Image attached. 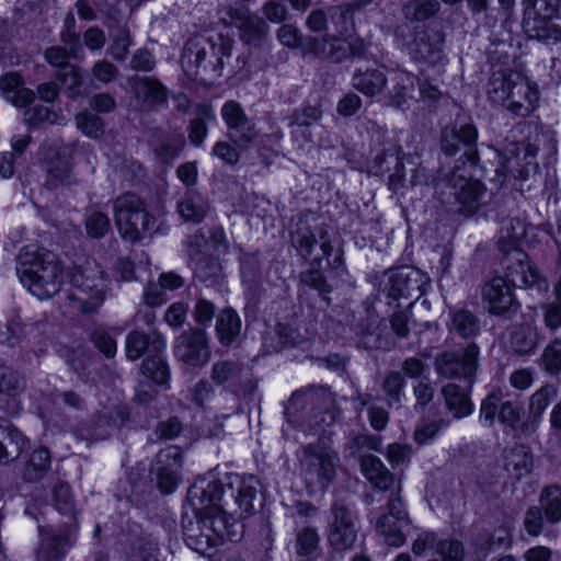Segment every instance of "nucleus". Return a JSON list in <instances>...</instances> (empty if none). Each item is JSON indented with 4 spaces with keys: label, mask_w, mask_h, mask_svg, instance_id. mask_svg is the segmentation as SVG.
<instances>
[{
    "label": "nucleus",
    "mask_w": 561,
    "mask_h": 561,
    "mask_svg": "<svg viewBox=\"0 0 561 561\" xmlns=\"http://www.w3.org/2000/svg\"><path fill=\"white\" fill-rule=\"evenodd\" d=\"M216 331L219 341L230 345L237 340L241 331V320L238 313L231 308H225L217 318Z\"/></svg>",
    "instance_id": "obj_39"
},
{
    "label": "nucleus",
    "mask_w": 561,
    "mask_h": 561,
    "mask_svg": "<svg viewBox=\"0 0 561 561\" xmlns=\"http://www.w3.org/2000/svg\"><path fill=\"white\" fill-rule=\"evenodd\" d=\"M537 153L538 146L529 140L508 144L501 154L494 181L502 185L507 176H513L516 180L526 179L531 171H536L538 168Z\"/></svg>",
    "instance_id": "obj_8"
},
{
    "label": "nucleus",
    "mask_w": 561,
    "mask_h": 561,
    "mask_svg": "<svg viewBox=\"0 0 561 561\" xmlns=\"http://www.w3.org/2000/svg\"><path fill=\"white\" fill-rule=\"evenodd\" d=\"M322 117V111L319 106L307 105L301 110H296L290 116V127L293 135L301 137L306 142L313 141L310 128Z\"/></svg>",
    "instance_id": "obj_30"
},
{
    "label": "nucleus",
    "mask_w": 561,
    "mask_h": 561,
    "mask_svg": "<svg viewBox=\"0 0 561 561\" xmlns=\"http://www.w3.org/2000/svg\"><path fill=\"white\" fill-rule=\"evenodd\" d=\"M557 394L558 389L553 385L547 383L530 396L528 417L519 426V432L523 435H531L537 431L543 412L556 400Z\"/></svg>",
    "instance_id": "obj_25"
},
{
    "label": "nucleus",
    "mask_w": 561,
    "mask_h": 561,
    "mask_svg": "<svg viewBox=\"0 0 561 561\" xmlns=\"http://www.w3.org/2000/svg\"><path fill=\"white\" fill-rule=\"evenodd\" d=\"M479 346L474 343L461 351H444L435 358V370L447 379H466L470 388L479 367Z\"/></svg>",
    "instance_id": "obj_9"
},
{
    "label": "nucleus",
    "mask_w": 561,
    "mask_h": 561,
    "mask_svg": "<svg viewBox=\"0 0 561 561\" xmlns=\"http://www.w3.org/2000/svg\"><path fill=\"white\" fill-rule=\"evenodd\" d=\"M339 457L323 443L309 444L304 447L301 466L307 476L330 482L335 476Z\"/></svg>",
    "instance_id": "obj_16"
},
{
    "label": "nucleus",
    "mask_w": 561,
    "mask_h": 561,
    "mask_svg": "<svg viewBox=\"0 0 561 561\" xmlns=\"http://www.w3.org/2000/svg\"><path fill=\"white\" fill-rule=\"evenodd\" d=\"M478 129L472 123L459 126H446L440 131V150L448 157L456 156L463 149V157L471 164H477L479 154L477 149Z\"/></svg>",
    "instance_id": "obj_10"
},
{
    "label": "nucleus",
    "mask_w": 561,
    "mask_h": 561,
    "mask_svg": "<svg viewBox=\"0 0 561 561\" xmlns=\"http://www.w3.org/2000/svg\"><path fill=\"white\" fill-rule=\"evenodd\" d=\"M536 343V336L530 327H519L512 335V345L520 354H527L533 351Z\"/></svg>",
    "instance_id": "obj_59"
},
{
    "label": "nucleus",
    "mask_w": 561,
    "mask_h": 561,
    "mask_svg": "<svg viewBox=\"0 0 561 561\" xmlns=\"http://www.w3.org/2000/svg\"><path fill=\"white\" fill-rule=\"evenodd\" d=\"M182 468V453L175 446L161 449L153 465V470L180 471Z\"/></svg>",
    "instance_id": "obj_49"
},
{
    "label": "nucleus",
    "mask_w": 561,
    "mask_h": 561,
    "mask_svg": "<svg viewBox=\"0 0 561 561\" xmlns=\"http://www.w3.org/2000/svg\"><path fill=\"white\" fill-rule=\"evenodd\" d=\"M198 114L199 117L191 122L188 134L190 140L196 146L202 145L207 135L206 119H214V114L208 106H202Z\"/></svg>",
    "instance_id": "obj_54"
},
{
    "label": "nucleus",
    "mask_w": 561,
    "mask_h": 561,
    "mask_svg": "<svg viewBox=\"0 0 561 561\" xmlns=\"http://www.w3.org/2000/svg\"><path fill=\"white\" fill-rule=\"evenodd\" d=\"M300 282L304 285L316 289L324 299H328L327 295L332 291V286L327 283L325 277L318 270H311L301 273Z\"/></svg>",
    "instance_id": "obj_61"
},
{
    "label": "nucleus",
    "mask_w": 561,
    "mask_h": 561,
    "mask_svg": "<svg viewBox=\"0 0 561 561\" xmlns=\"http://www.w3.org/2000/svg\"><path fill=\"white\" fill-rule=\"evenodd\" d=\"M415 88V78L405 71H397L391 78V88L385 95V104L388 106L402 108L409 100Z\"/></svg>",
    "instance_id": "obj_29"
},
{
    "label": "nucleus",
    "mask_w": 561,
    "mask_h": 561,
    "mask_svg": "<svg viewBox=\"0 0 561 561\" xmlns=\"http://www.w3.org/2000/svg\"><path fill=\"white\" fill-rule=\"evenodd\" d=\"M332 518L329 523L328 543L336 553L353 548L357 538L356 517L344 505L332 506Z\"/></svg>",
    "instance_id": "obj_13"
},
{
    "label": "nucleus",
    "mask_w": 561,
    "mask_h": 561,
    "mask_svg": "<svg viewBox=\"0 0 561 561\" xmlns=\"http://www.w3.org/2000/svg\"><path fill=\"white\" fill-rule=\"evenodd\" d=\"M231 50L232 44L224 38L218 42L203 36L191 38L183 48L182 68L191 78L213 81L230 66Z\"/></svg>",
    "instance_id": "obj_1"
},
{
    "label": "nucleus",
    "mask_w": 561,
    "mask_h": 561,
    "mask_svg": "<svg viewBox=\"0 0 561 561\" xmlns=\"http://www.w3.org/2000/svg\"><path fill=\"white\" fill-rule=\"evenodd\" d=\"M50 453L45 447L35 449L28 457L22 470V479L25 482H37L50 469Z\"/></svg>",
    "instance_id": "obj_36"
},
{
    "label": "nucleus",
    "mask_w": 561,
    "mask_h": 561,
    "mask_svg": "<svg viewBox=\"0 0 561 561\" xmlns=\"http://www.w3.org/2000/svg\"><path fill=\"white\" fill-rule=\"evenodd\" d=\"M440 394L446 409L455 419H463L472 414L473 403L470 399V390L459 385L449 382L442 387Z\"/></svg>",
    "instance_id": "obj_27"
},
{
    "label": "nucleus",
    "mask_w": 561,
    "mask_h": 561,
    "mask_svg": "<svg viewBox=\"0 0 561 561\" xmlns=\"http://www.w3.org/2000/svg\"><path fill=\"white\" fill-rule=\"evenodd\" d=\"M243 525L233 513H227L224 506L213 507L196 515V529L184 526V534L190 546L204 557L210 558L207 550L214 548L218 540L236 541L241 538Z\"/></svg>",
    "instance_id": "obj_4"
},
{
    "label": "nucleus",
    "mask_w": 561,
    "mask_h": 561,
    "mask_svg": "<svg viewBox=\"0 0 561 561\" xmlns=\"http://www.w3.org/2000/svg\"><path fill=\"white\" fill-rule=\"evenodd\" d=\"M534 467V458L531 453L525 446L517 447L511 450L506 468L513 470L517 477L529 473Z\"/></svg>",
    "instance_id": "obj_45"
},
{
    "label": "nucleus",
    "mask_w": 561,
    "mask_h": 561,
    "mask_svg": "<svg viewBox=\"0 0 561 561\" xmlns=\"http://www.w3.org/2000/svg\"><path fill=\"white\" fill-rule=\"evenodd\" d=\"M117 10L110 12L106 16L105 25L112 30L117 26L115 34L113 35V42L110 46V54L116 60L123 61L126 59L129 47L131 45L130 32L125 26H119V21L116 14Z\"/></svg>",
    "instance_id": "obj_34"
},
{
    "label": "nucleus",
    "mask_w": 561,
    "mask_h": 561,
    "mask_svg": "<svg viewBox=\"0 0 561 561\" xmlns=\"http://www.w3.org/2000/svg\"><path fill=\"white\" fill-rule=\"evenodd\" d=\"M483 298L492 314H504L515 311L518 304L514 297L511 284L503 277H494L483 287Z\"/></svg>",
    "instance_id": "obj_24"
},
{
    "label": "nucleus",
    "mask_w": 561,
    "mask_h": 561,
    "mask_svg": "<svg viewBox=\"0 0 561 561\" xmlns=\"http://www.w3.org/2000/svg\"><path fill=\"white\" fill-rule=\"evenodd\" d=\"M538 507L549 524H559L561 522V486L551 484L542 488Z\"/></svg>",
    "instance_id": "obj_37"
},
{
    "label": "nucleus",
    "mask_w": 561,
    "mask_h": 561,
    "mask_svg": "<svg viewBox=\"0 0 561 561\" xmlns=\"http://www.w3.org/2000/svg\"><path fill=\"white\" fill-rule=\"evenodd\" d=\"M16 273L21 283L38 299L53 297L62 285L61 262L50 251L21 252Z\"/></svg>",
    "instance_id": "obj_2"
},
{
    "label": "nucleus",
    "mask_w": 561,
    "mask_h": 561,
    "mask_svg": "<svg viewBox=\"0 0 561 561\" xmlns=\"http://www.w3.org/2000/svg\"><path fill=\"white\" fill-rule=\"evenodd\" d=\"M523 408L518 402L503 401L499 411V421L512 430H519Z\"/></svg>",
    "instance_id": "obj_56"
},
{
    "label": "nucleus",
    "mask_w": 561,
    "mask_h": 561,
    "mask_svg": "<svg viewBox=\"0 0 561 561\" xmlns=\"http://www.w3.org/2000/svg\"><path fill=\"white\" fill-rule=\"evenodd\" d=\"M110 227L108 216L101 211H93L85 219L87 233L94 239L103 238L110 230Z\"/></svg>",
    "instance_id": "obj_57"
},
{
    "label": "nucleus",
    "mask_w": 561,
    "mask_h": 561,
    "mask_svg": "<svg viewBox=\"0 0 561 561\" xmlns=\"http://www.w3.org/2000/svg\"><path fill=\"white\" fill-rule=\"evenodd\" d=\"M27 447V439L13 427L0 426V461H13Z\"/></svg>",
    "instance_id": "obj_33"
},
{
    "label": "nucleus",
    "mask_w": 561,
    "mask_h": 561,
    "mask_svg": "<svg viewBox=\"0 0 561 561\" xmlns=\"http://www.w3.org/2000/svg\"><path fill=\"white\" fill-rule=\"evenodd\" d=\"M241 374L239 364L229 360H220L214 364L211 379L218 383L234 382Z\"/></svg>",
    "instance_id": "obj_50"
},
{
    "label": "nucleus",
    "mask_w": 561,
    "mask_h": 561,
    "mask_svg": "<svg viewBox=\"0 0 561 561\" xmlns=\"http://www.w3.org/2000/svg\"><path fill=\"white\" fill-rule=\"evenodd\" d=\"M221 117L228 128V138L240 148H248L257 137L255 124L247 116L237 101H228L221 107Z\"/></svg>",
    "instance_id": "obj_15"
},
{
    "label": "nucleus",
    "mask_w": 561,
    "mask_h": 561,
    "mask_svg": "<svg viewBox=\"0 0 561 561\" xmlns=\"http://www.w3.org/2000/svg\"><path fill=\"white\" fill-rule=\"evenodd\" d=\"M130 89L144 110L153 111L167 104L169 90L154 77H135Z\"/></svg>",
    "instance_id": "obj_23"
},
{
    "label": "nucleus",
    "mask_w": 561,
    "mask_h": 561,
    "mask_svg": "<svg viewBox=\"0 0 561 561\" xmlns=\"http://www.w3.org/2000/svg\"><path fill=\"white\" fill-rule=\"evenodd\" d=\"M503 393L500 390L492 391L481 402L479 416L489 425H493L501 409Z\"/></svg>",
    "instance_id": "obj_51"
},
{
    "label": "nucleus",
    "mask_w": 561,
    "mask_h": 561,
    "mask_svg": "<svg viewBox=\"0 0 561 561\" xmlns=\"http://www.w3.org/2000/svg\"><path fill=\"white\" fill-rule=\"evenodd\" d=\"M489 99L514 115L526 117L537 107L539 92L536 85L517 71L494 72L488 87Z\"/></svg>",
    "instance_id": "obj_5"
},
{
    "label": "nucleus",
    "mask_w": 561,
    "mask_h": 561,
    "mask_svg": "<svg viewBox=\"0 0 561 561\" xmlns=\"http://www.w3.org/2000/svg\"><path fill=\"white\" fill-rule=\"evenodd\" d=\"M542 368L552 376L561 374V339L552 340L541 355Z\"/></svg>",
    "instance_id": "obj_47"
},
{
    "label": "nucleus",
    "mask_w": 561,
    "mask_h": 561,
    "mask_svg": "<svg viewBox=\"0 0 561 561\" xmlns=\"http://www.w3.org/2000/svg\"><path fill=\"white\" fill-rule=\"evenodd\" d=\"M70 284L68 301L70 307L81 313H93L104 302L108 290V279L102 266L95 260H85L81 265L68 268Z\"/></svg>",
    "instance_id": "obj_3"
},
{
    "label": "nucleus",
    "mask_w": 561,
    "mask_h": 561,
    "mask_svg": "<svg viewBox=\"0 0 561 561\" xmlns=\"http://www.w3.org/2000/svg\"><path fill=\"white\" fill-rule=\"evenodd\" d=\"M141 373L158 385H163L169 378L167 363L160 356L147 357L141 365Z\"/></svg>",
    "instance_id": "obj_46"
},
{
    "label": "nucleus",
    "mask_w": 561,
    "mask_h": 561,
    "mask_svg": "<svg viewBox=\"0 0 561 561\" xmlns=\"http://www.w3.org/2000/svg\"><path fill=\"white\" fill-rule=\"evenodd\" d=\"M56 78L68 88L71 98H76L79 94V88L82 85V76L76 66L71 65L64 68V70H58Z\"/></svg>",
    "instance_id": "obj_62"
},
{
    "label": "nucleus",
    "mask_w": 561,
    "mask_h": 561,
    "mask_svg": "<svg viewBox=\"0 0 561 561\" xmlns=\"http://www.w3.org/2000/svg\"><path fill=\"white\" fill-rule=\"evenodd\" d=\"M257 484L259 481L253 476L239 481L234 495V504L238 506V511L233 512L238 518H245L252 514L254 510L253 502L257 493Z\"/></svg>",
    "instance_id": "obj_35"
},
{
    "label": "nucleus",
    "mask_w": 561,
    "mask_h": 561,
    "mask_svg": "<svg viewBox=\"0 0 561 561\" xmlns=\"http://www.w3.org/2000/svg\"><path fill=\"white\" fill-rule=\"evenodd\" d=\"M56 114L43 105H35L24 111L23 121L28 126H37L44 122H55Z\"/></svg>",
    "instance_id": "obj_64"
},
{
    "label": "nucleus",
    "mask_w": 561,
    "mask_h": 561,
    "mask_svg": "<svg viewBox=\"0 0 561 561\" xmlns=\"http://www.w3.org/2000/svg\"><path fill=\"white\" fill-rule=\"evenodd\" d=\"M439 9L437 0H410L402 4V14L411 22H423L436 15Z\"/></svg>",
    "instance_id": "obj_41"
},
{
    "label": "nucleus",
    "mask_w": 561,
    "mask_h": 561,
    "mask_svg": "<svg viewBox=\"0 0 561 561\" xmlns=\"http://www.w3.org/2000/svg\"><path fill=\"white\" fill-rule=\"evenodd\" d=\"M360 467L364 476L374 488L386 491L392 486L394 482L393 474L376 456L367 455L362 457Z\"/></svg>",
    "instance_id": "obj_31"
},
{
    "label": "nucleus",
    "mask_w": 561,
    "mask_h": 561,
    "mask_svg": "<svg viewBox=\"0 0 561 561\" xmlns=\"http://www.w3.org/2000/svg\"><path fill=\"white\" fill-rule=\"evenodd\" d=\"M404 378L399 371H390L385 377L382 390L388 398V404L400 402V396L404 387Z\"/></svg>",
    "instance_id": "obj_58"
},
{
    "label": "nucleus",
    "mask_w": 561,
    "mask_h": 561,
    "mask_svg": "<svg viewBox=\"0 0 561 561\" xmlns=\"http://www.w3.org/2000/svg\"><path fill=\"white\" fill-rule=\"evenodd\" d=\"M387 85V76L376 68L356 69L352 75V87L367 98L381 95Z\"/></svg>",
    "instance_id": "obj_28"
},
{
    "label": "nucleus",
    "mask_w": 561,
    "mask_h": 561,
    "mask_svg": "<svg viewBox=\"0 0 561 561\" xmlns=\"http://www.w3.org/2000/svg\"><path fill=\"white\" fill-rule=\"evenodd\" d=\"M24 379L8 366L0 365V393L14 396L24 389Z\"/></svg>",
    "instance_id": "obj_53"
},
{
    "label": "nucleus",
    "mask_w": 561,
    "mask_h": 561,
    "mask_svg": "<svg viewBox=\"0 0 561 561\" xmlns=\"http://www.w3.org/2000/svg\"><path fill=\"white\" fill-rule=\"evenodd\" d=\"M72 167L68 160H58L48 170L47 184L51 187L73 184Z\"/></svg>",
    "instance_id": "obj_48"
},
{
    "label": "nucleus",
    "mask_w": 561,
    "mask_h": 561,
    "mask_svg": "<svg viewBox=\"0 0 561 561\" xmlns=\"http://www.w3.org/2000/svg\"><path fill=\"white\" fill-rule=\"evenodd\" d=\"M176 357L191 366H202L210 357L206 333L199 329L183 332L176 340Z\"/></svg>",
    "instance_id": "obj_17"
},
{
    "label": "nucleus",
    "mask_w": 561,
    "mask_h": 561,
    "mask_svg": "<svg viewBox=\"0 0 561 561\" xmlns=\"http://www.w3.org/2000/svg\"><path fill=\"white\" fill-rule=\"evenodd\" d=\"M114 220L123 240L137 243L151 238L157 231V218L135 193H124L113 202Z\"/></svg>",
    "instance_id": "obj_6"
},
{
    "label": "nucleus",
    "mask_w": 561,
    "mask_h": 561,
    "mask_svg": "<svg viewBox=\"0 0 561 561\" xmlns=\"http://www.w3.org/2000/svg\"><path fill=\"white\" fill-rule=\"evenodd\" d=\"M335 400L327 388L296 391L285 409L287 420L298 426L313 428L334 420Z\"/></svg>",
    "instance_id": "obj_7"
},
{
    "label": "nucleus",
    "mask_w": 561,
    "mask_h": 561,
    "mask_svg": "<svg viewBox=\"0 0 561 561\" xmlns=\"http://www.w3.org/2000/svg\"><path fill=\"white\" fill-rule=\"evenodd\" d=\"M304 48L305 54H311L332 62H342L347 58L346 43L336 36L309 37Z\"/></svg>",
    "instance_id": "obj_26"
},
{
    "label": "nucleus",
    "mask_w": 561,
    "mask_h": 561,
    "mask_svg": "<svg viewBox=\"0 0 561 561\" xmlns=\"http://www.w3.org/2000/svg\"><path fill=\"white\" fill-rule=\"evenodd\" d=\"M222 483L214 476L198 478L187 491V502L195 516L213 507H220Z\"/></svg>",
    "instance_id": "obj_18"
},
{
    "label": "nucleus",
    "mask_w": 561,
    "mask_h": 561,
    "mask_svg": "<svg viewBox=\"0 0 561 561\" xmlns=\"http://www.w3.org/2000/svg\"><path fill=\"white\" fill-rule=\"evenodd\" d=\"M448 183L458 204V211L465 216L473 215L479 209L485 193L482 183L456 172H453Z\"/></svg>",
    "instance_id": "obj_19"
},
{
    "label": "nucleus",
    "mask_w": 561,
    "mask_h": 561,
    "mask_svg": "<svg viewBox=\"0 0 561 561\" xmlns=\"http://www.w3.org/2000/svg\"><path fill=\"white\" fill-rule=\"evenodd\" d=\"M53 505L58 513L71 519L77 527V507L69 484L58 481L53 486Z\"/></svg>",
    "instance_id": "obj_40"
},
{
    "label": "nucleus",
    "mask_w": 561,
    "mask_h": 561,
    "mask_svg": "<svg viewBox=\"0 0 561 561\" xmlns=\"http://www.w3.org/2000/svg\"><path fill=\"white\" fill-rule=\"evenodd\" d=\"M450 329L462 337H472L480 331V321L468 310H457L451 313Z\"/></svg>",
    "instance_id": "obj_43"
},
{
    "label": "nucleus",
    "mask_w": 561,
    "mask_h": 561,
    "mask_svg": "<svg viewBox=\"0 0 561 561\" xmlns=\"http://www.w3.org/2000/svg\"><path fill=\"white\" fill-rule=\"evenodd\" d=\"M293 242L305 259L314 262H320L324 257L329 260L333 251L328 232L322 228L318 230V234L309 228L298 229L293 234Z\"/></svg>",
    "instance_id": "obj_22"
},
{
    "label": "nucleus",
    "mask_w": 561,
    "mask_h": 561,
    "mask_svg": "<svg viewBox=\"0 0 561 561\" xmlns=\"http://www.w3.org/2000/svg\"><path fill=\"white\" fill-rule=\"evenodd\" d=\"M209 206L198 194L187 193L178 203V213L181 218L191 224H199L206 216Z\"/></svg>",
    "instance_id": "obj_38"
},
{
    "label": "nucleus",
    "mask_w": 561,
    "mask_h": 561,
    "mask_svg": "<svg viewBox=\"0 0 561 561\" xmlns=\"http://www.w3.org/2000/svg\"><path fill=\"white\" fill-rule=\"evenodd\" d=\"M560 8V0H534L524 12L525 33L539 41L552 37L557 30L551 21L558 16Z\"/></svg>",
    "instance_id": "obj_11"
},
{
    "label": "nucleus",
    "mask_w": 561,
    "mask_h": 561,
    "mask_svg": "<svg viewBox=\"0 0 561 561\" xmlns=\"http://www.w3.org/2000/svg\"><path fill=\"white\" fill-rule=\"evenodd\" d=\"M310 36H304L294 24H284L277 30V39L282 45L290 48H299L305 54V44Z\"/></svg>",
    "instance_id": "obj_52"
},
{
    "label": "nucleus",
    "mask_w": 561,
    "mask_h": 561,
    "mask_svg": "<svg viewBox=\"0 0 561 561\" xmlns=\"http://www.w3.org/2000/svg\"><path fill=\"white\" fill-rule=\"evenodd\" d=\"M71 546L72 542L68 536H47L42 541L38 558L46 561H57L66 557Z\"/></svg>",
    "instance_id": "obj_42"
},
{
    "label": "nucleus",
    "mask_w": 561,
    "mask_h": 561,
    "mask_svg": "<svg viewBox=\"0 0 561 561\" xmlns=\"http://www.w3.org/2000/svg\"><path fill=\"white\" fill-rule=\"evenodd\" d=\"M149 345H151L153 351H160L162 347H164L162 336L157 332H152L151 335H146L137 330L131 331L126 337V357L130 360L140 358Z\"/></svg>",
    "instance_id": "obj_32"
},
{
    "label": "nucleus",
    "mask_w": 561,
    "mask_h": 561,
    "mask_svg": "<svg viewBox=\"0 0 561 561\" xmlns=\"http://www.w3.org/2000/svg\"><path fill=\"white\" fill-rule=\"evenodd\" d=\"M505 276V279L515 287L538 285L541 289L548 288L538 270L531 265L527 254L518 250L512 252L507 257Z\"/></svg>",
    "instance_id": "obj_20"
},
{
    "label": "nucleus",
    "mask_w": 561,
    "mask_h": 561,
    "mask_svg": "<svg viewBox=\"0 0 561 561\" xmlns=\"http://www.w3.org/2000/svg\"><path fill=\"white\" fill-rule=\"evenodd\" d=\"M227 14L231 24L240 30L241 38L247 44L259 45L270 32L265 20L245 8L230 7Z\"/></svg>",
    "instance_id": "obj_21"
},
{
    "label": "nucleus",
    "mask_w": 561,
    "mask_h": 561,
    "mask_svg": "<svg viewBox=\"0 0 561 561\" xmlns=\"http://www.w3.org/2000/svg\"><path fill=\"white\" fill-rule=\"evenodd\" d=\"M91 341L106 357L111 358L116 354V341L107 331L103 329H95L91 334Z\"/></svg>",
    "instance_id": "obj_63"
},
{
    "label": "nucleus",
    "mask_w": 561,
    "mask_h": 561,
    "mask_svg": "<svg viewBox=\"0 0 561 561\" xmlns=\"http://www.w3.org/2000/svg\"><path fill=\"white\" fill-rule=\"evenodd\" d=\"M399 492L400 485L398 492L389 499L387 512L378 518L376 524L377 530L385 538V541L393 547L403 545L405 540L403 528L410 524L409 515Z\"/></svg>",
    "instance_id": "obj_14"
},
{
    "label": "nucleus",
    "mask_w": 561,
    "mask_h": 561,
    "mask_svg": "<svg viewBox=\"0 0 561 561\" xmlns=\"http://www.w3.org/2000/svg\"><path fill=\"white\" fill-rule=\"evenodd\" d=\"M243 149L244 148H240L233 142L230 144L228 141H218L214 145L211 153L225 163L229 165H236L240 160L241 150Z\"/></svg>",
    "instance_id": "obj_60"
},
{
    "label": "nucleus",
    "mask_w": 561,
    "mask_h": 561,
    "mask_svg": "<svg viewBox=\"0 0 561 561\" xmlns=\"http://www.w3.org/2000/svg\"><path fill=\"white\" fill-rule=\"evenodd\" d=\"M320 547V537L312 527H304L296 534L295 550L298 557H313Z\"/></svg>",
    "instance_id": "obj_44"
},
{
    "label": "nucleus",
    "mask_w": 561,
    "mask_h": 561,
    "mask_svg": "<svg viewBox=\"0 0 561 561\" xmlns=\"http://www.w3.org/2000/svg\"><path fill=\"white\" fill-rule=\"evenodd\" d=\"M76 124L83 134L92 138H99L104 131L103 121L92 113H79L76 116Z\"/></svg>",
    "instance_id": "obj_55"
},
{
    "label": "nucleus",
    "mask_w": 561,
    "mask_h": 561,
    "mask_svg": "<svg viewBox=\"0 0 561 561\" xmlns=\"http://www.w3.org/2000/svg\"><path fill=\"white\" fill-rule=\"evenodd\" d=\"M425 276L420 270L403 266L386 273L381 283L382 293L389 298L417 299L424 291Z\"/></svg>",
    "instance_id": "obj_12"
}]
</instances>
